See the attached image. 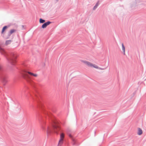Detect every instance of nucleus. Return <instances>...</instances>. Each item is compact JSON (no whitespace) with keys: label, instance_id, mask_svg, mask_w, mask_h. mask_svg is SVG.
<instances>
[{"label":"nucleus","instance_id":"18","mask_svg":"<svg viewBox=\"0 0 146 146\" xmlns=\"http://www.w3.org/2000/svg\"><path fill=\"white\" fill-rule=\"evenodd\" d=\"M57 1H58V0H57Z\"/></svg>","mask_w":146,"mask_h":146},{"label":"nucleus","instance_id":"4","mask_svg":"<svg viewBox=\"0 0 146 146\" xmlns=\"http://www.w3.org/2000/svg\"><path fill=\"white\" fill-rule=\"evenodd\" d=\"M64 137V135L63 133L60 134V138L59 140L58 146H61L63 143V139Z\"/></svg>","mask_w":146,"mask_h":146},{"label":"nucleus","instance_id":"7","mask_svg":"<svg viewBox=\"0 0 146 146\" xmlns=\"http://www.w3.org/2000/svg\"><path fill=\"white\" fill-rule=\"evenodd\" d=\"M138 131L137 132V134L139 135H141L142 134V129L140 128H138Z\"/></svg>","mask_w":146,"mask_h":146},{"label":"nucleus","instance_id":"12","mask_svg":"<svg viewBox=\"0 0 146 146\" xmlns=\"http://www.w3.org/2000/svg\"><path fill=\"white\" fill-rule=\"evenodd\" d=\"M45 21L44 19H43L42 18H40L39 19V22L40 23H44Z\"/></svg>","mask_w":146,"mask_h":146},{"label":"nucleus","instance_id":"2","mask_svg":"<svg viewBox=\"0 0 146 146\" xmlns=\"http://www.w3.org/2000/svg\"><path fill=\"white\" fill-rule=\"evenodd\" d=\"M6 78L5 71L2 67L0 65V80L4 85H5L7 82Z\"/></svg>","mask_w":146,"mask_h":146},{"label":"nucleus","instance_id":"8","mask_svg":"<svg viewBox=\"0 0 146 146\" xmlns=\"http://www.w3.org/2000/svg\"><path fill=\"white\" fill-rule=\"evenodd\" d=\"M9 26H5L4 27H3L2 28V31H1V33L3 34L4 32L5 31V30Z\"/></svg>","mask_w":146,"mask_h":146},{"label":"nucleus","instance_id":"13","mask_svg":"<svg viewBox=\"0 0 146 146\" xmlns=\"http://www.w3.org/2000/svg\"><path fill=\"white\" fill-rule=\"evenodd\" d=\"M16 31V30L14 29H12L9 32L10 33V34H12L14 32H15Z\"/></svg>","mask_w":146,"mask_h":146},{"label":"nucleus","instance_id":"15","mask_svg":"<svg viewBox=\"0 0 146 146\" xmlns=\"http://www.w3.org/2000/svg\"><path fill=\"white\" fill-rule=\"evenodd\" d=\"M11 34H10V33L9 32L8 35V37L7 38H6V39H8L9 38V37L10 36Z\"/></svg>","mask_w":146,"mask_h":146},{"label":"nucleus","instance_id":"11","mask_svg":"<svg viewBox=\"0 0 146 146\" xmlns=\"http://www.w3.org/2000/svg\"><path fill=\"white\" fill-rule=\"evenodd\" d=\"M98 2H99V1H98V2L97 3H96L95 5L94 6V7L93 8V10H95L96 9L97 7L98 6Z\"/></svg>","mask_w":146,"mask_h":146},{"label":"nucleus","instance_id":"14","mask_svg":"<svg viewBox=\"0 0 146 146\" xmlns=\"http://www.w3.org/2000/svg\"><path fill=\"white\" fill-rule=\"evenodd\" d=\"M92 67H93L96 68H98L99 67L98 66H97L95 64H93V66H92Z\"/></svg>","mask_w":146,"mask_h":146},{"label":"nucleus","instance_id":"9","mask_svg":"<svg viewBox=\"0 0 146 146\" xmlns=\"http://www.w3.org/2000/svg\"><path fill=\"white\" fill-rule=\"evenodd\" d=\"M122 50L123 52V54L125 55V47L123 43L122 44Z\"/></svg>","mask_w":146,"mask_h":146},{"label":"nucleus","instance_id":"6","mask_svg":"<svg viewBox=\"0 0 146 146\" xmlns=\"http://www.w3.org/2000/svg\"><path fill=\"white\" fill-rule=\"evenodd\" d=\"M83 62L86 64L88 66L92 67V66H93V64L89 62L83 61Z\"/></svg>","mask_w":146,"mask_h":146},{"label":"nucleus","instance_id":"16","mask_svg":"<svg viewBox=\"0 0 146 146\" xmlns=\"http://www.w3.org/2000/svg\"><path fill=\"white\" fill-rule=\"evenodd\" d=\"M98 68L100 70H104L106 68H102L99 67V68Z\"/></svg>","mask_w":146,"mask_h":146},{"label":"nucleus","instance_id":"3","mask_svg":"<svg viewBox=\"0 0 146 146\" xmlns=\"http://www.w3.org/2000/svg\"><path fill=\"white\" fill-rule=\"evenodd\" d=\"M67 132L68 136L71 139L72 141V145H73L78 146V145H77L75 139L73 138V137L72 135V133L71 131L69 129L67 130Z\"/></svg>","mask_w":146,"mask_h":146},{"label":"nucleus","instance_id":"17","mask_svg":"<svg viewBox=\"0 0 146 146\" xmlns=\"http://www.w3.org/2000/svg\"><path fill=\"white\" fill-rule=\"evenodd\" d=\"M94 133H96V131H95Z\"/></svg>","mask_w":146,"mask_h":146},{"label":"nucleus","instance_id":"5","mask_svg":"<svg viewBox=\"0 0 146 146\" xmlns=\"http://www.w3.org/2000/svg\"><path fill=\"white\" fill-rule=\"evenodd\" d=\"M51 23V22L50 21H48L45 23H43L42 26L41 28L42 29H44L46 28V27Z\"/></svg>","mask_w":146,"mask_h":146},{"label":"nucleus","instance_id":"10","mask_svg":"<svg viewBox=\"0 0 146 146\" xmlns=\"http://www.w3.org/2000/svg\"><path fill=\"white\" fill-rule=\"evenodd\" d=\"M12 42V40H7L5 42V45H7L9 44H10Z\"/></svg>","mask_w":146,"mask_h":146},{"label":"nucleus","instance_id":"1","mask_svg":"<svg viewBox=\"0 0 146 146\" xmlns=\"http://www.w3.org/2000/svg\"><path fill=\"white\" fill-rule=\"evenodd\" d=\"M20 70L23 78L34 89L31 95L40 111L39 120L42 129L46 132H58L61 129L60 122L44 107L40 100V96L37 89V86L32 80L33 77H36L37 74L28 71L26 68H21Z\"/></svg>","mask_w":146,"mask_h":146}]
</instances>
